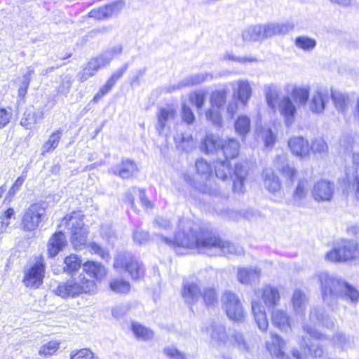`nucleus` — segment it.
Listing matches in <instances>:
<instances>
[{"label": "nucleus", "mask_w": 359, "mask_h": 359, "mask_svg": "<svg viewBox=\"0 0 359 359\" xmlns=\"http://www.w3.org/2000/svg\"><path fill=\"white\" fill-rule=\"evenodd\" d=\"M111 291L118 294H127L130 290V283L122 278H114L109 283Z\"/></svg>", "instance_id": "49"}, {"label": "nucleus", "mask_w": 359, "mask_h": 359, "mask_svg": "<svg viewBox=\"0 0 359 359\" xmlns=\"http://www.w3.org/2000/svg\"><path fill=\"white\" fill-rule=\"evenodd\" d=\"M132 330L138 339L147 341L154 337V332L150 329L138 323H133Z\"/></svg>", "instance_id": "51"}, {"label": "nucleus", "mask_w": 359, "mask_h": 359, "mask_svg": "<svg viewBox=\"0 0 359 359\" xmlns=\"http://www.w3.org/2000/svg\"><path fill=\"white\" fill-rule=\"evenodd\" d=\"M247 177V171L241 164H236L234 170L233 190L235 192H243L244 182Z\"/></svg>", "instance_id": "40"}, {"label": "nucleus", "mask_w": 359, "mask_h": 359, "mask_svg": "<svg viewBox=\"0 0 359 359\" xmlns=\"http://www.w3.org/2000/svg\"><path fill=\"white\" fill-rule=\"evenodd\" d=\"M318 276L324 301L337 297H348L352 302L358 300V292L346 283L330 276L325 272L319 273Z\"/></svg>", "instance_id": "3"}, {"label": "nucleus", "mask_w": 359, "mask_h": 359, "mask_svg": "<svg viewBox=\"0 0 359 359\" xmlns=\"http://www.w3.org/2000/svg\"><path fill=\"white\" fill-rule=\"evenodd\" d=\"M123 8V1H118L110 5L93 9L88 15L89 17L97 20H106L117 15Z\"/></svg>", "instance_id": "17"}, {"label": "nucleus", "mask_w": 359, "mask_h": 359, "mask_svg": "<svg viewBox=\"0 0 359 359\" xmlns=\"http://www.w3.org/2000/svg\"><path fill=\"white\" fill-rule=\"evenodd\" d=\"M210 233L203 231L193 232L188 228L186 231H180L175 233L174 240H171L164 236H159L162 243L168 246L176 248L196 250L198 253L204 254L202 248L208 245Z\"/></svg>", "instance_id": "2"}, {"label": "nucleus", "mask_w": 359, "mask_h": 359, "mask_svg": "<svg viewBox=\"0 0 359 359\" xmlns=\"http://www.w3.org/2000/svg\"><path fill=\"white\" fill-rule=\"evenodd\" d=\"M182 119L187 124H191L194 120L195 116L191 109L185 104H182Z\"/></svg>", "instance_id": "64"}, {"label": "nucleus", "mask_w": 359, "mask_h": 359, "mask_svg": "<svg viewBox=\"0 0 359 359\" xmlns=\"http://www.w3.org/2000/svg\"><path fill=\"white\" fill-rule=\"evenodd\" d=\"M133 240L138 244L146 243L149 241L148 233L141 229H137L133 233Z\"/></svg>", "instance_id": "62"}, {"label": "nucleus", "mask_w": 359, "mask_h": 359, "mask_svg": "<svg viewBox=\"0 0 359 359\" xmlns=\"http://www.w3.org/2000/svg\"><path fill=\"white\" fill-rule=\"evenodd\" d=\"M292 27L289 23H269L262 25L264 38H270L275 35L285 34L290 31Z\"/></svg>", "instance_id": "29"}, {"label": "nucleus", "mask_w": 359, "mask_h": 359, "mask_svg": "<svg viewBox=\"0 0 359 359\" xmlns=\"http://www.w3.org/2000/svg\"><path fill=\"white\" fill-rule=\"evenodd\" d=\"M230 174L231 169L229 167V162L228 161V160L218 161L216 162L215 175L218 178L224 180Z\"/></svg>", "instance_id": "56"}, {"label": "nucleus", "mask_w": 359, "mask_h": 359, "mask_svg": "<svg viewBox=\"0 0 359 359\" xmlns=\"http://www.w3.org/2000/svg\"><path fill=\"white\" fill-rule=\"evenodd\" d=\"M275 165L279 172L285 178L286 184L292 185L297 174V170L286 159V156H278L275 160Z\"/></svg>", "instance_id": "18"}, {"label": "nucleus", "mask_w": 359, "mask_h": 359, "mask_svg": "<svg viewBox=\"0 0 359 359\" xmlns=\"http://www.w3.org/2000/svg\"><path fill=\"white\" fill-rule=\"evenodd\" d=\"M334 190V184L330 181L320 180L314 184L311 194L316 201H330L332 198Z\"/></svg>", "instance_id": "15"}, {"label": "nucleus", "mask_w": 359, "mask_h": 359, "mask_svg": "<svg viewBox=\"0 0 359 359\" xmlns=\"http://www.w3.org/2000/svg\"><path fill=\"white\" fill-rule=\"evenodd\" d=\"M331 97L335 109L344 115L351 103L348 96L339 91H332Z\"/></svg>", "instance_id": "35"}, {"label": "nucleus", "mask_w": 359, "mask_h": 359, "mask_svg": "<svg viewBox=\"0 0 359 359\" xmlns=\"http://www.w3.org/2000/svg\"><path fill=\"white\" fill-rule=\"evenodd\" d=\"M202 293L198 285L196 283H187L184 285L182 297L184 301L189 304H195L201 297Z\"/></svg>", "instance_id": "33"}, {"label": "nucleus", "mask_w": 359, "mask_h": 359, "mask_svg": "<svg viewBox=\"0 0 359 359\" xmlns=\"http://www.w3.org/2000/svg\"><path fill=\"white\" fill-rule=\"evenodd\" d=\"M203 298L206 305H214L217 302V297L214 288L208 287L203 289Z\"/></svg>", "instance_id": "58"}, {"label": "nucleus", "mask_w": 359, "mask_h": 359, "mask_svg": "<svg viewBox=\"0 0 359 359\" xmlns=\"http://www.w3.org/2000/svg\"><path fill=\"white\" fill-rule=\"evenodd\" d=\"M64 271L68 273H72L78 271L81 266V261L76 255H70L65 258Z\"/></svg>", "instance_id": "50"}, {"label": "nucleus", "mask_w": 359, "mask_h": 359, "mask_svg": "<svg viewBox=\"0 0 359 359\" xmlns=\"http://www.w3.org/2000/svg\"><path fill=\"white\" fill-rule=\"evenodd\" d=\"M260 270L257 269L241 268L238 271V279L243 284H248L259 278Z\"/></svg>", "instance_id": "42"}, {"label": "nucleus", "mask_w": 359, "mask_h": 359, "mask_svg": "<svg viewBox=\"0 0 359 359\" xmlns=\"http://www.w3.org/2000/svg\"><path fill=\"white\" fill-rule=\"evenodd\" d=\"M330 100V95L327 90L318 88L316 90L309 100V109L314 114H322L327 103Z\"/></svg>", "instance_id": "16"}, {"label": "nucleus", "mask_w": 359, "mask_h": 359, "mask_svg": "<svg viewBox=\"0 0 359 359\" xmlns=\"http://www.w3.org/2000/svg\"><path fill=\"white\" fill-rule=\"evenodd\" d=\"M100 69L97 62L93 58L91 59L87 66L79 74V80L81 82L86 81L88 78L94 76L96 72Z\"/></svg>", "instance_id": "52"}, {"label": "nucleus", "mask_w": 359, "mask_h": 359, "mask_svg": "<svg viewBox=\"0 0 359 359\" xmlns=\"http://www.w3.org/2000/svg\"><path fill=\"white\" fill-rule=\"evenodd\" d=\"M93 353L88 348H83L76 352L72 351L70 355L71 359H93Z\"/></svg>", "instance_id": "59"}, {"label": "nucleus", "mask_w": 359, "mask_h": 359, "mask_svg": "<svg viewBox=\"0 0 359 359\" xmlns=\"http://www.w3.org/2000/svg\"><path fill=\"white\" fill-rule=\"evenodd\" d=\"M53 291L62 298H74L81 294H94L97 291V287L94 280L86 278L81 273L72 276L66 282L60 283Z\"/></svg>", "instance_id": "4"}, {"label": "nucleus", "mask_w": 359, "mask_h": 359, "mask_svg": "<svg viewBox=\"0 0 359 359\" xmlns=\"http://www.w3.org/2000/svg\"><path fill=\"white\" fill-rule=\"evenodd\" d=\"M265 97L268 106L273 110H276L279 97V90L274 84L266 85L264 88Z\"/></svg>", "instance_id": "41"}, {"label": "nucleus", "mask_w": 359, "mask_h": 359, "mask_svg": "<svg viewBox=\"0 0 359 359\" xmlns=\"http://www.w3.org/2000/svg\"><path fill=\"white\" fill-rule=\"evenodd\" d=\"M222 141L217 137L208 135L202 144V150L207 154L212 153L217 150L222 146Z\"/></svg>", "instance_id": "48"}, {"label": "nucleus", "mask_w": 359, "mask_h": 359, "mask_svg": "<svg viewBox=\"0 0 359 359\" xmlns=\"http://www.w3.org/2000/svg\"><path fill=\"white\" fill-rule=\"evenodd\" d=\"M67 245L65 236L62 232L55 233L49 239L48 243V253L50 257L56 256Z\"/></svg>", "instance_id": "28"}, {"label": "nucleus", "mask_w": 359, "mask_h": 359, "mask_svg": "<svg viewBox=\"0 0 359 359\" xmlns=\"http://www.w3.org/2000/svg\"><path fill=\"white\" fill-rule=\"evenodd\" d=\"M271 341L266 343L268 351L274 359H285V354L283 351L284 341L277 334H271Z\"/></svg>", "instance_id": "26"}, {"label": "nucleus", "mask_w": 359, "mask_h": 359, "mask_svg": "<svg viewBox=\"0 0 359 359\" xmlns=\"http://www.w3.org/2000/svg\"><path fill=\"white\" fill-rule=\"evenodd\" d=\"M309 189V182L306 178L299 179L295 187L292 196V201L294 205L302 207L306 204Z\"/></svg>", "instance_id": "21"}, {"label": "nucleus", "mask_w": 359, "mask_h": 359, "mask_svg": "<svg viewBox=\"0 0 359 359\" xmlns=\"http://www.w3.org/2000/svg\"><path fill=\"white\" fill-rule=\"evenodd\" d=\"M136 170V165L133 161L126 160L123 161L119 167L112 168L111 172L123 179H127L133 176Z\"/></svg>", "instance_id": "37"}, {"label": "nucleus", "mask_w": 359, "mask_h": 359, "mask_svg": "<svg viewBox=\"0 0 359 359\" xmlns=\"http://www.w3.org/2000/svg\"><path fill=\"white\" fill-rule=\"evenodd\" d=\"M206 333L210 334L212 341L222 344L227 339L225 327L220 324H212L206 329Z\"/></svg>", "instance_id": "39"}, {"label": "nucleus", "mask_w": 359, "mask_h": 359, "mask_svg": "<svg viewBox=\"0 0 359 359\" xmlns=\"http://www.w3.org/2000/svg\"><path fill=\"white\" fill-rule=\"evenodd\" d=\"M244 42L259 41L264 39L262 25L250 26L245 29L241 34Z\"/></svg>", "instance_id": "34"}, {"label": "nucleus", "mask_w": 359, "mask_h": 359, "mask_svg": "<svg viewBox=\"0 0 359 359\" xmlns=\"http://www.w3.org/2000/svg\"><path fill=\"white\" fill-rule=\"evenodd\" d=\"M196 170L197 175L200 177L201 180H205L210 184V177L212 174V169L210 165L204 159H198L195 163Z\"/></svg>", "instance_id": "43"}, {"label": "nucleus", "mask_w": 359, "mask_h": 359, "mask_svg": "<svg viewBox=\"0 0 359 359\" xmlns=\"http://www.w3.org/2000/svg\"><path fill=\"white\" fill-rule=\"evenodd\" d=\"M310 151L323 158L327 156L329 147L323 138L318 137L312 140Z\"/></svg>", "instance_id": "45"}, {"label": "nucleus", "mask_w": 359, "mask_h": 359, "mask_svg": "<svg viewBox=\"0 0 359 359\" xmlns=\"http://www.w3.org/2000/svg\"><path fill=\"white\" fill-rule=\"evenodd\" d=\"M83 270L97 280H102L107 275V271L101 264L88 261L83 264Z\"/></svg>", "instance_id": "30"}, {"label": "nucleus", "mask_w": 359, "mask_h": 359, "mask_svg": "<svg viewBox=\"0 0 359 359\" xmlns=\"http://www.w3.org/2000/svg\"><path fill=\"white\" fill-rule=\"evenodd\" d=\"M60 341L52 340L41 346L39 351V355L46 358L53 355L59 349Z\"/></svg>", "instance_id": "54"}, {"label": "nucleus", "mask_w": 359, "mask_h": 359, "mask_svg": "<svg viewBox=\"0 0 359 359\" xmlns=\"http://www.w3.org/2000/svg\"><path fill=\"white\" fill-rule=\"evenodd\" d=\"M294 43L297 48L305 51H311L316 46V41L306 36H298Z\"/></svg>", "instance_id": "55"}, {"label": "nucleus", "mask_w": 359, "mask_h": 359, "mask_svg": "<svg viewBox=\"0 0 359 359\" xmlns=\"http://www.w3.org/2000/svg\"><path fill=\"white\" fill-rule=\"evenodd\" d=\"M61 135L62 133L60 130L53 133L42 146L41 154H45L57 148L61 139Z\"/></svg>", "instance_id": "47"}, {"label": "nucleus", "mask_w": 359, "mask_h": 359, "mask_svg": "<svg viewBox=\"0 0 359 359\" xmlns=\"http://www.w3.org/2000/svg\"><path fill=\"white\" fill-rule=\"evenodd\" d=\"M257 138L264 142L266 147H272L276 140V135L268 128L260 127L257 129Z\"/></svg>", "instance_id": "46"}, {"label": "nucleus", "mask_w": 359, "mask_h": 359, "mask_svg": "<svg viewBox=\"0 0 359 359\" xmlns=\"http://www.w3.org/2000/svg\"><path fill=\"white\" fill-rule=\"evenodd\" d=\"M204 254L208 256H217L221 255H242L243 248L236 246L228 241H222L219 238L210 233L208 245L202 248Z\"/></svg>", "instance_id": "7"}, {"label": "nucleus", "mask_w": 359, "mask_h": 359, "mask_svg": "<svg viewBox=\"0 0 359 359\" xmlns=\"http://www.w3.org/2000/svg\"><path fill=\"white\" fill-rule=\"evenodd\" d=\"M45 266L43 259L42 257H36L35 262L24 271L23 283L27 287H39L44 277Z\"/></svg>", "instance_id": "11"}, {"label": "nucleus", "mask_w": 359, "mask_h": 359, "mask_svg": "<svg viewBox=\"0 0 359 359\" xmlns=\"http://www.w3.org/2000/svg\"><path fill=\"white\" fill-rule=\"evenodd\" d=\"M177 116V109L173 105H166L158 109L156 114V130L159 135H162L164 130L170 127Z\"/></svg>", "instance_id": "13"}, {"label": "nucleus", "mask_w": 359, "mask_h": 359, "mask_svg": "<svg viewBox=\"0 0 359 359\" xmlns=\"http://www.w3.org/2000/svg\"><path fill=\"white\" fill-rule=\"evenodd\" d=\"M276 110H278L283 116L287 126H290L294 123L297 107L288 95H284L280 98Z\"/></svg>", "instance_id": "14"}, {"label": "nucleus", "mask_w": 359, "mask_h": 359, "mask_svg": "<svg viewBox=\"0 0 359 359\" xmlns=\"http://www.w3.org/2000/svg\"><path fill=\"white\" fill-rule=\"evenodd\" d=\"M207 95V91L204 90H199L191 93L189 99L191 102L197 108V109L201 110L204 105Z\"/></svg>", "instance_id": "57"}, {"label": "nucleus", "mask_w": 359, "mask_h": 359, "mask_svg": "<svg viewBox=\"0 0 359 359\" xmlns=\"http://www.w3.org/2000/svg\"><path fill=\"white\" fill-rule=\"evenodd\" d=\"M163 352L171 359H187L182 353L174 347L165 348Z\"/></svg>", "instance_id": "63"}, {"label": "nucleus", "mask_w": 359, "mask_h": 359, "mask_svg": "<svg viewBox=\"0 0 359 359\" xmlns=\"http://www.w3.org/2000/svg\"><path fill=\"white\" fill-rule=\"evenodd\" d=\"M133 191L135 194L139 196L142 205L145 209L149 210L153 208L152 203L145 196L144 190L134 187L133 188Z\"/></svg>", "instance_id": "60"}, {"label": "nucleus", "mask_w": 359, "mask_h": 359, "mask_svg": "<svg viewBox=\"0 0 359 359\" xmlns=\"http://www.w3.org/2000/svg\"><path fill=\"white\" fill-rule=\"evenodd\" d=\"M236 88L233 91V95L238 98L243 106H246L249 102L252 90L248 80H238L233 82Z\"/></svg>", "instance_id": "24"}, {"label": "nucleus", "mask_w": 359, "mask_h": 359, "mask_svg": "<svg viewBox=\"0 0 359 359\" xmlns=\"http://www.w3.org/2000/svg\"><path fill=\"white\" fill-rule=\"evenodd\" d=\"M309 323H305L302 325L304 335L302 337L301 346H305L311 354L316 357H320L323 353V349L319 346V343L328 341L333 346L340 348H344L347 341L346 337L340 332H337L332 340L327 339L325 334L318 331L314 325H321L323 327L332 329L334 326V320L325 313L323 308L313 306L309 313Z\"/></svg>", "instance_id": "1"}, {"label": "nucleus", "mask_w": 359, "mask_h": 359, "mask_svg": "<svg viewBox=\"0 0 359 359\" xmlns=\"http://www.w3.org/2000/svg\"><path fill=\"white\" fill-rule=\"evenodd\" d=\"M42 116V112L36 113L33 107L28 108L21 118L20 124L26 129L31 130Z\"/></svg>", "instance_id": "38"}, {"label": "nucleus", "mask_w": 359, "mask_h": 359, "mask_svg": "<svg viewBox=\"0 0 359 359\" xmlns=\"http://www.w3.org/2000/svg\"><path fill=\"white\" fill-rule=\"evenodd\" d=\"M176 147L185 151H189L194 147V141L192 136L189 134L180 133L174 137Z\"/></svg>", "instance_id": "44"}, {"label": "nucleus", "mask_w": 359, "mask_h": 359, "mask_svg": "<svg viewBox=\"0 0 359 359\" xmlns=\"http://www.w3.org/2000/svg\"><path fill=\"white\" fill-rule=\"evenodd\" d=\"M264 187L271 193H276L280 189L281 184L278 177L271 169H265L263 171Z\"/></svg>", "instance_id": "32"}, {"label": "nucleus", "mask_w": 359, "mask_h": 359, "mask_svg": "<svg viewBox=\"0 0 359 359\" xmlns=\"http://www.w3.org/2000/svg\"><path fill=\"white\" fill-rule=\"evenodd\" d=\"M258 297H261L266 306H276L280 299L279 291L275 287L271 285L264 286L261 290L256 292Z\"/></svg>", "instance_id": "25"}, {"label": "nucleus", "mask_w": 359, "mask_h": 359, "mask_svg": "<svg viewBox=\"0 0 359 359\" xmlns=\"http://www.w3.org/2000/svg\"><path fill=\"white\" fill-rule=\"evenodd\" d=\"M291 301L294 312L297 315L304 314L309 303L306 295L300 290H296Z\"/></svg>", "instance_id": "31"}, {"label": "nucleus", "mask_w": 359, "mask_h": 359, "mask_svg": "<svg viewBox=\"0 0 359 359\" xmlns=\"http://www.w3.org/2000/svg\"><path fill=\"white\" fill-rule=\"evenodd\" d=\"M116 269H124L134 280H138L144 276V269L134 256L128 252L117 255L114 262Z\"/></svg>", "instance_id": "8"}, {"label": "nucleus", "mask_w": 359, "mask_h": 359, "mask_svg": "<svg viewBox=\"0 0 359 359\" xmlns=\"http://www.w3.org/2000/svg\"><path fill=\"white\" fill-rule=\"evenodd\" d=\"M285 90L290 93L293 102L298 107H305L309 102L310 88L309 87L296 86L287 84Z\"/></svg>", "instance_id": "20"}, {"label": "nucleus", "mask_w": 359, "mask_h": 359, "mask_svg": "<svg viewBox=\"0 0 359 359\" xmlns=\"http://www.w3.org/2000/svg\"><path fill=\"white\" fill-rule=\"evenodd\" d=\"M223 301L226 315L231 320L236 322L244 320L245 313L236 294L227 292L223 296Z\"/></svg>", "instance_id": "12"}, {"label": "nucleus", "mask_w": 359, "mask_h": 359, "mask_svg": "<svg viewBox=\"0 0 359 359\" xmlns=\"http://www.w3.org/2000/svg\"><path fill=\"white\" fill-rule=\"evenodd\" d=\"M273 325L283 332L291 330L292 319L288 313L283 309H273L271 312Z\"/></svg>", "instance_id": "23"}, {"label": "nucleus", "mask_w": 359, "mask_h": 359, "mask_svg": "<svg viewBox=\"0 0 359 359\" xmlns=\"http://www.w3.org/2000/svg\"><path fill=\"white\" fill-rule=\"evenodd\" d=\"M232 339L235 341L236 346L238 348L243 351H249L250 346L249 344L245 341L243 336L240 332H235L232 335Z\"/></svg>", "instance_id": "61"}, {"label": "nucleus", "mask_w": 359, "mask_h": 359, "mask_svg": "<svg viewBox=\"0 0 359 359\" xmlns=\"http://www.w3.org/2000/svg\"><path fill=\"white\" fill-rule=\"evenodd\" d=\"M226 158H234L239 154L240 143L233 138L222 140L221 146Z\"/></svg>", "instance_id": "36"}, {"label": "nucleus", "mask_w": 359, "mask_h": 359, "mask_svg": "<svg viewBox=\"0 0 359 359\" xmlns=\"http://www.w3.org/2000/svg\"><path fill=\"white\" fill-rule=\"evenodd\" d=\"M236 132L241 136L245 137L250 130V120L246 116H241L235 123Z\"/></svg>", "instance_id": "53"}, {"label": "nucleus", "mask_w": 359, "mask_h": 359, "mask_svg": "<svg viewBox=\"0 0 359 359\" xmlns=\"http://www.w3.org/2000/svg\"><path fill=\"white\" fill-rule=\"evenodd\" d=\"M226 90H217L213 91L210 97L211 107L205 112V116L217 126H221L222 123L221 110L226 103Z\"/></svg>", "instance_id": "9"}, {"label": "nucleus", "mask_w": 359, "mask_h": 359, "mask_svg": "<svg viewBox=\"0 0 359 359\" xmlns=\"http://www.w3.org/2000/svg\"><path fill=\"white\" fill-rule=\"evenodd\" d=\"M211 79H212V76L208 73H200L191 75L179 82L177 85H171L168 86L167 88V91L170 93L184 87L199 84Z\"/></svg>", "instance_id": "22"}, {"label": "nucleus", "mask_w": 359, "mask_h": 359, "mask_svg": "<svg viewBox=\"0 0 359 359\" xmlns=\"http://www.w3.org/2000/svg\"><path fill=\"white\" fill-rule=\"evenodd\" d=\"M62 225L67 227L72 233V243L76 249H81L87 242L88 231L83 225V215L80 212L67 215Z\"/></svg>", "instance_id": "5"}, {"label": "nucleus", "mask_w": 359, "mask_h": 359, "mask_svg": "<svg viewBox=\"0 0 359 359\" xmlns=\"http://www.w3.org/2000/svg\"><path fill=\"white\" fill-rule=\"evenodd\" d=\"M288 147L292 154L302 158L309 156L310 144L302 136H292L288 140Z\"/></svg>", "instance_id": "19"}, {"label": "nucleus", "mask_w": 359, "mask_h": 359, "mask_svg": "<svg viewBox=\"0 0 359 359\" xmlns=\"http://www.w3.org/2000/svg\"><path fill=\"white\" fill-rule=\"evenodd\" d=\"M45 214V208L40 203H33L27 208L22 217L21 226L25 231H32L38 228Z\"/></svg>", "instance_id": "10"}, {"label": "nucleus", "mask_w": 359, "mask_h": 359, "mask_svg": "<svg viewBox=\"0 0 359 359\" xmlns=\"http://www.w3.org/2000/svg\"><path fill=\"white\" fill-rule=\"evenodd\" d=\"M252 311L259 329L262 332H266L269 327V323L264 306L259 302L253 300Z\"/></svg>", "instance_id": "27"}, {"label": "nucleus", "mask_w": 359, "mask_h": 359, "mask_svg": "<svg viewBox=\"0 0 359 359\" xmlns=\"http://www.w3.org/2000/svg\"><path fill=\"white\" fill-rule=\"evenodd\" d=\"M325 259L331 262H346L359 259V245L352 240L343 241L325 255Z\"/></svg>", "instance_id": "6"}]
</instances>
